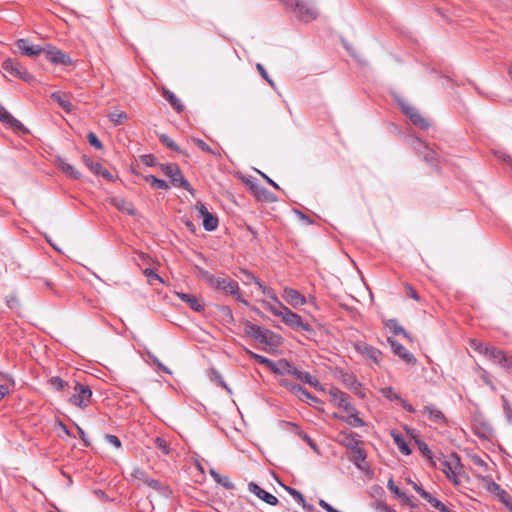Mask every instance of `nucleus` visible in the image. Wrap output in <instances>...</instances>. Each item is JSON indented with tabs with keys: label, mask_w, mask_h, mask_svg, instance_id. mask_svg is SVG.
<instances>
[{
	"label": "nucleus",
	"mask_w": 512,
	"mask_h": 512,
	"mask_svg": "<svg viewBox=\"0 0 512 512\" xmlns=\"http://www.w3.org/2000/svg\"><path fill=\"white\" fill-rule=\"evenodd\" d=\"M471 346L480 354H483L489 360L497 363L500 366H502L508 357L503 350L488 344L477 342L476 340L471 341Z\"/></svg>",
	"instance_id": "obj_6"
},
{
	"label": "nucleus",
	"mask_w": 512,
	"mask_h": 512,
	"mask_svg": "<svg viewBox=\"0 0 512 512\" xmlns=\"http://www.w3.org/2000/svg\"><path fill=\"white\" fill-rule=\"evenodd\" d=\"M391 328L393 329V332L397 335L401 334L403 335L405 338L407 339H410V336L409 334L406 332V330L397 323L396 320H391Z\"/></svg>",
	"instance_id": "obj_54"
},
{
	"label": "nucleus",
	"mask_w": 512,
	"mask_h": 512,
	"mask_svg": "<svg viewBox=\"0 0 512 512\" xmlns=\"http://www.w3.org/2000/svg\"><path fill=\"white\" fill-rule=\"evenodd\" d=\"M210 474L211 476L213 477V479L220 485H222L224 488L226 489H234L235 488V485L230 481L229 477L228 476H222L220 475L219 473H217L216 471L214 470H211L210 471Z\"/></svg>",
	"instance_id": "obj_40"
},
{
	"label": "nucleus",
	"mask_w": 512,
	"mask_h": 512,
	"mask_svg": "<svg viewBox=\"0 0 512 512\" xmlns=\"http://www.w3.org/2000/svg\"><path fill=\"white\" fill-rule=\"evenodd\" d=\"M176 296L193 311H195V312H203L204 311V305L198 296H196L194 294L184 293V292H176Z\"/></svg>",
	"instance_id": "obj_19"
},
{
	"label": "nucleus",
	"mask_w": 512,
	"mask_h": 512,
	"mask_svg": "<svg viewBox=\"0 0 512 512\" xmlns=\"http://www.w3.org/2000/svg\"><path fill=\"white\" fill-rule=\"evenodd\" d=\"M145 484L156 491H161L163 488L162 483L159 480L153 478H148Z\"/></svg>",
	"instance_id": "obj_59"
},
{
	"label": "nucleus",
	"mask_w": 512,
	"mask_h": 512,
	"mask_svg": "<svg viewBox=\"0 0 512 512\" xmlns=\"http://www.w3.org/2000/svg\"><path fill=\"white\" fill-rule=\"evenodd\" d=\"M108 117L114 125H121L128 119V115L126 112L118 110L109 113Z\"/></svg>",
	"instance_id": "obj_41"
},
{
	"label": "nucleus",
	"mask_w": 512,
	"mask_h": 512,
	"mask_svg": "<svg viewBox=\"0 0 512 512\" xmlns=\"http://www.w3.org/2000/svg\"><path fill=\"white\" fill-rule=\"evenodd\" d=\"M283 384L289 389L291 393L297 396L301 401L304 402H314L318 403L319 399L316 396H313L310 392H308L305 388L298 384L287 383L286 381Z\"/></svg>",
	"instance_id": "obj_17"
},
{
	"label": "nucleus",
	"mask_w": 512,
	"mask_h": 512,
	"mask_svg": "<svg viewBox=\"0 0 512 512\" xmlns=\"http://www.w3.org/2000/svg\"><path fill=\"white\" fill-rule=\"evenodd\" d=\"M340 436H342L341 443L348 449L352 450L359 447L360 441L356 438V435L354 433L341 432Z\"/></svg>",
	"instance_id": "obj_32"
},
{
	"label": "nucleus",
	"mask_w": 512,
	"mask_h": 512,
	"mask_svg": "<svg viewBox=\"0 0 512 512\" xmlns=\"http://www.w3.org/2000/svg\"><path fill=\"white\" fill-rule=\"evenodd\" d=\"M287 490V492L299 503L302 505V507L307 510V511H312L313 510V506L310 505V504H307L303 495L297 491L296 489L294 488H291V487H286L285 488Z\"/></svg>",
	"instance_id": "obj_39"
},
{
	"label": "nucleus",
	"mask_w": 512,
	"mask_h": 512,
	"mask_svg": "<svg viewBox=\"0 0 512 512\" xmlns=\"http://www.w3.org/2000/svg\"><path fill=\"white\" fill-rule=\"evenodd\" d=\"M87 140H88L89 144L91 146H93L94 148L102 149L103 145H102L101 141L97 138V136L93 132L88 133Z\"/></svg>",
	"instance_id": "obj_57"
},
{
	"label": "nucleus",
	"mask_w": 512,
	"mask_h": 512,
	"mask_svg": "<svg viewBox=\"0 0 512 512\" xmlns=\"http://www.w3.org/2000/svg\"><path fill=\"white\" fill-rule=\"evenodd\" d=\"M404 287H405L406 296H408L416 301H419L420 297H419L418 292L410 284L406 283Z\"/></svg>",
	"instance_id": "obj_58"
},
{
	"label": "nucleus",
	"mask_w": 512,
	"mask_h": 512,
	"mask_svg": "<svg viewBox=\"0 0 512 512\" xmlns=\"http://www.w3.org/2000/svg\"><path fill=\"white\" fill-rule=\"evenodd\" d=\"M295 366L290 364L287 360H280L277 364L274 363V368H271V370L277 374H289L293 375L295 372Z\"/></svg>",
	"instance_id": "obj_30"
},
{
	"label": "nucleus",
	"mask_w": 512,
	"mask_h": 512,
	"mask_svg": "<svg viewBox=\"0 0 512 512\" xmlns=\"http://www.w3.org/2000/svg\"><path fill=\"white\" fill-rule=\"evenodd\" d=\"M355 348L359 353L365 355L367 358L371 359L376 364H379L380 361L382 360V352L379 349L365 342L356 343Z\"/></svg>",
	"instance_id": "obj_16"
},
{
	"label": "nucleus",
	"mask_w": 512,
	"mask_h": 512,
	"mask_svg": "<svg viewBox=\"0 0 512 512\" xmlns=\"http://www.w3.org/2000/svg\"><path fill=\"white\" fill-rule=\"evenodd\" d=\"M438 461L440 462L441 470L446 477L455 485H459L460 481L458 480V475L460 474L462 465L458 454L453 452L447 456L441 455V457L438 458Z\"/></svg>",
	"instance_id": "obj_5"
},
{
	"label": "nucleus",
	"mask_w": 512,
	"mask_h": 512,
	"mask_svg": "<svg viewBox=\"0 0 512 512\" xmlns=\"http://www.w3.org/2000/svg\"><path fill=\"white\" fill-rule=\"evenodd\" d=\"M144 274L147 276L150 284H154V281L162 282L161 277L151 268H146Z\"/></svg>",
	"instance_id": "obj_55"
},
{
	"label": "nucleus",
	"mask_w": 512,
	"mask_h": 512,
	"mask_svg": "<svg viewBox=\"0 0 512 512\" xmlns=\"http://www.w3.org/2000/svg\"><path fill=\"white\" fill-rule=\"evenodd\" d=\"M5 301H6V304L8 305V307L11 309L16 308L19 304L17 297L14 295L6 296Z\"/></svg>",
	"instance_id": "obj_63"
},
{
	"label": "nucleus",
	"mask_w": 512,
	"mask_h": 512,
	"mask_svg": "<svg viewBox=\"0 0 512 512\" xmlns=\"http://www.w3.org/2000/svg\"><path fill=\"white\" fill-rule=\"evenodd\" d=\"M251 356L255 359V361L259 364H264L266 365L267 367H269L270 369L271 368H274V362L271 361L270 359L262 356V355H259V354H256V353H253V352H250Z\"/></svg>",
	"instance_id": "obj_51"
},
{
	"label": "nucleus",
	"mask_w": 512,
	"mask_h": 512,
	"mask_svg": "<svg viewBox=\"0 0 512 512\" xmlns=\"http://www.w3.org/2000/svg\"><path fill=\"white\" fill-rule=\"evenodd\" d=\"M479 370H480V377L483 380V382L487 386H489L493 391H495L496 387L491 380L490 374L483 368H479Z\"/></svg>",
	"instance_id": "obj_53"
},
{
	"label": "nucleus",
	"mask_w": 512,
	"mask_h": 512,
	"mask_svg": "<svg viewBox=\"0 0 512 512\" xmlns=\"http://www.w3.org/2000/svg\"><path fill=\"white\" fill-rule=\"evenodd\" d=\"M1 122L5 125H8L10 128H12L14 131H19L24 134L29 133V130L18 120L16 119L12 114L9 112L4 115Z\"/></svg>",
	"instance_id": "obj_26"
},
{
	"label": "nucleus",
	"mask_w": 512,
	"mask_h": 512,
	"mask_svg": "<svg viewBox=\"0 0 512 512\" xmlns=\"http://www.w3.org/2000/svg\"><path fill=\"white\" fill-rule=\"evenodd\" d=\"M349 415L347 417H340L342 420H344L347 424L354 426V427H363L365 425V422L363 419L358 417L357 410L354 408V410H350V412H347Z\"/></svg>",
	"instance_id": "obj_36"
},
{
	"label": "nucleus",
	"mask_w": 512,
	"mask_h": 512,
	"mask_svg": "<svg viewBox=\"0 0 512 512\" xmlns=\"http://www.w3.org/2000/svg\"><path fill=\"white\" fill-rule=\"evenodd\" d=\"M202 276L206 283L217 289L225 292L226 294H230L235 296L236 300L240 303H243L244 305H248L247 300H245L239 293V284L235 280L231 278H222V277H215L211 273L207 271H202Z\"/></svg>",
	"instance_id": "obj_2"
},
{
	"label": "nucleus",
	"mask_w": 512,
	"mask_h": 512,
	"mask_svg": "<svg viewBox=\"0 0 512 512\" xmlns=\"http://www.w3.org/2000/svg\"><path fill=\"white\" fill-rule=\"evenodd\" d=\"M86 167L95 175L101 176L108 181H113V175L100 163L87 156L82 157Z\"/></svg>",
	"instance_id": "obj_15"
},
{
	"label": "nucleus",
	"mask_w": 512,
	"mask_h": 512,
	"mask_svg": "<svg viewBox=\"0 0 512 512\" xmlns=\"http://www.w3.org/2000/svg\"><path fill=\"white\" fill-rule=\"evenodd\" d=\"M391 436L395 442V444L397 445L398 449L405 455H410L411 454V449L409 448L408 444L406 443V441L404 440L403 436L396 432V431H391Z\"/></svg>",
	"instance_id": "obj_34"
},
{
	"label": "nucleus",
	"mask_w": 512,
	"mask_h": 512,
	"mask_svg": "<svg viewBox=\"0 0 512 512\" xmlns=\"http://www.w3.org/2000/svg\"><path fill=\"white\" fill-rule=\"evenodd\" d=\"M293 376L296 377L301 382L309 384L314 388H318L320 386L319 381L315 377H313L309 372L301 371L298 368H295Z\"/></svg>",
	"instance_id": "obj_27"
},
{
	"label": "nucleus",
	"mask_w": 512,
	"mask_h": 512,
	"mask_svg": "<svg viewBox=\"0 0 512 512\" xmlns=\"http://www.w3.org/2000/svg\"><path fill=\"white\" fill-rule=\"evenodd\" d=\"M263 307L269 310L273 315L280 317L282 321L294 330H302L306 332H312L313 329L310 324L303 322L300 315L291 311L284 304L279 306L271 305V302L262 301Z\"/></svg>",
	"instance_id": "obj_1"
},
{
	"label": "nucleus",
	"mask_w": 512,
	"mask_h": 512,
	"mask_svg": "<svg viewBox=\"0 0 512 512\" xmlns=\"http://www.w3.org/2000/svg\"><path fill=\"white\" fill-rule=\"evenodd\" d=\"M331 401L334 405L344 409L346 412L354 410V406L348 401V395L336 387H331L328 391Z\"/></svg>",
	"instance_id": "obj_12"
},
{
	"label": "nucleus",
	"mask_w": 512,
	"mask_h": 512,
	"mask_svg": "<svg viewBox=\"0 0 512 512\" xmlns=\"http://www.w3.org/2000/svg\"><path fill=\"white\" fill-rule=\"evenodd\" d=\"M160 142L165 145L167 148L176 151L178 153H183L180 147L166 134H161L159 136Z\"/></svg>",
	"instance_id": "obj_44"
},
{
	"label": "nucleus",
	"mask_w": 512,
	"mask_h": 512,
	"mask_svg": "<svg viewBox=\"0 0 512 512\" xmlns=\"http://www.w3.org/2000/svg\"><path fill=\"white\" fill-rule=\"evenodd\" d=\"M256 68L258 70V72L260 73V75L271 85V86H274V82L273 80L269 77L267 71L265 70L264 66L260 63H258L256 65Z\"/></svg>",
	"instance_id": "obj_61"
},
{
	"label": "nucleus",
	"mask_w": 512,
	"mask_h": 512,
	"mask_svg": "<svg viewBox=\"0 0 512 512\" xmlns=\"http://www.w3.org/2000/svg\"><path fill=\"white\" fill-rule=\"evenodd\" d=\"M110 204L114 206L116 209L123 213H127L128 215H134L135 209L131 202L126 200L123 197L115 196L110 198Z\"/></svg>",
	"instance_id": "obj_24"
},
{
	"label": "nucleus",
	"mask_w": 512,
	"mask_h": 512,
	"mask_svg": "<svg viewBox=\"0 0 512 512\" xmlns=\"http://www.w3.org/2000/svg\"><path fill=\"white\" fill-rule=\"evenodd\" d=\"M387 342L389 343L393 353L401 358L405 363L414 365L417 360L414 355L407 351V349L401 345L397 340L392 337H388Z\"/></svg>",
	"instance_id": "obj_13"
},
{
	"label": "nucleus",
	"mask_w": 512,
	"mask_h": 512,
	"mask_svg": "<svg viewBox=\"0 0 512 512\" xmlns=\"http://www.w3.org/2000/svg\"><path fill=\"white\" fill-rule=\"evenodd\" d=\"M48 384L57 391H62L68 384L59 376H53L48 380Z\"/></svg>",
	"instance_id": "obj_46"
},
{
	"label": "nucleus",
	"mask_w": 512,
	"mask_h": 512,
	"mask_svg": "<svg viewBox=\"0 0 512 512\" xmlns=\"http://www.w3.org/2000/svg\"><path fill=\"white\" fill-rule=\"evenodd\" d=\"M487 489L490 492L496 493L499 497V500L505 504L510 511H512V497L504 489H502L499 484L491 480L488 483Z\"/></svg>",
	"instance_id": "obj_23"
},
{
	"label": "nucleus",
	"mask_w": 512,
	"mask_h": 512,
	"mask_svg": "<svg viewBox=\"0 0 512 512\" xmlns=\"http://www.w3.org/2000/svg\"><path fill=\"white\" fill-rule=\"evenodd\" d=\"M192 141L203 152L211 154V155H216L215 151L203 140H201L199 138H192Z\"/></svg>",
	"instance_id": "obj_50"
},
{
	"label": "nucleus",
	"mask_w": 512,
	"mask_h": 512,
	"mask_svg": "<svg viewBox=\"0 0 512 512\" xmlns=\"http://www.w3.org/2000/svg\"><path fill=\"white\" fill-rule=\"evenodd\" d=\"M250 188L254 192V194L258 200L267 201V202L275 200V197L272 195V193H270L264 187H261L257 184H251Z\"/></svg>",
	"instance_id": "obj_31"
},
{
	"label": "nucleus",
	"mask_w": 512,
	"mask_h": 512,
	"mask_svg": "<svg viewBox=\"0 0 512 512\" xmlns=\"http://www.w3.org/2000/svg\"><path fill=\"white\" fill-rule=\"evenodd\" d=\"M423 413L429 416V419L435 423H442L445 421V416L441 410L434 405H426L423 408Z\"/></svg>",
	"instance_id": "obj_28"
},
{
	"label": "nucleus",
	"mask_w": 512,
	"mask_h": 512,
	"mask_svg": "<svg viewBox=\"0 0 512 512\" xmlns=\"http://www.w3.org/2000/svg\"><path fill=\"white\" fill-rule=\"evenodd\" d=\"M144 180L151 185L154 189L167 190L169 189V184L165 180L158 179L154 175H147L144 177Z\"/></svg>",
	"instance_id": "obj_38"
},
{
	"label": "nucleus",
	"mask_w": 512,
	"mask_h": 512,
	"mask_svg": "<svg viewBox=\"0 0 512 512\" xmlns=\"http://www.w3.org/2000/svg\"><path fill=\"white\" fill-rule=\"evenodd\" d=\"M58 165L67 176L74 179H78L80 177V173L71 164L66 162L65 159L59 158Z\"/></svg>",
	"instance_id": "obj_35"
},
{
	"label": "nucleus",
	"mask_w": 512,
	"mask_h": 512,
	"mask_svg": "<svg viewBox=\"0 0 512 512\" xmlns=\"http://www.w3.org/2000/svg\"><path fill=\"white\" fill-rule=\"evenodd\" d=\"M221 315L225 318V320L229 323L234 322V316L231 308L229 306L223 305L219 308Z\"/></svg>",
	"instance_id": "obj_52"
},
{
	"label": "nucleus",
	"mask_w": 512,
	"mask_h": 512,
	"mask_svg": "<svg viewBox=\"0 0 512 512\" xmlns=\"http://www.w3.org/2000/svg\"><path fill=\"white\" fill-rule=\"evenodd\" d=\"M381 394L383 397L387 398L390 401H399L402 399L400 395L392 388L385 387L381 389Z\"/></svg>",
	"instance_id": "obj_47"
},
{
	"label": "nucleus",
	"mask_w": 512,
	"mask_h": 512,
	"mask_svg": "<svg viewBox=\"0 0 512 512\" xmlns=\"http://www.w3.org/2000/svg\"><path fill=\"white\" fill-rule=\"evenodd\" d=\"M415 144L417 145L415 148L422 154L424 161L431 166H437L439 161L438 154L430 149L421 139H416Z\"/></svg>",
	"instance_id": "obj_18"
},
{
	"label": "nucleus",
	"mask_w": 512,
	"mask_h": 512,
	"mask_svg": "<svg viewBox=\"0 0 512 512\" xmlns=\"http://www.w3.org/2000/svg\"><path fill=\"white\" fill-rule=\"evenodd\" d=\"M473 430L482 439H489L492 436V427L486 422H475Z\"/></svg>",
	"instance_id": "obj_29"
},
{
	"label": "nucleus",
	"mask_w": 512,
	"mask_h": 512,
	"mask_svg": "<svg viewBox=\"0 0 512 512\" xmlns=\"http://www.w3.org/2000/svg\"><path fill=\"white\" fill-rule=\"evenodd\" d=\"M162 172L170 178L171 184L185 190H190L189 182L184 178L179 166L175 163L161 164Z\"/></svg>",
	"instance_id": "obj_8"
},
{
	"label": "nucleus",
	"mask_w": 512,
	"mask_h": 512,
	"mask_svg": "<svg viewBox=\"0 0 512 512\" xmlns=\"http://www.w3.org/2000/svg\"><path fill=\"white\" fill-rule=\"evenodd\" d=\"M342 381L347 387H349L355 391H357V389L361 386V384L357 381L356 377L353 374H349V373L343 374Z\"/></svg>",
	"instance_id": "obj_43"
},
{
	"label": "nucleus",
	"mask_w": 512,
	"mask_h": 512,
	"mask_svg": "<svg viewBox=\"0 0 512 512\" xmlns=\"http://www.w3.org/2000/svg\"><path fill=\"white\" fill-rule=\"evenodd\" d=\"M282 297L294 308H298L299 306H302L306 303L305 297L299 291L293 288H284Z\"/></svg>",
	"instance_id": "obj_20"
},
{
	"label": "nucleus",
	"mask_w": 512,
	"mask_h": 512,
	"mask_svg": "<svg viewBox=\"0 0 512 512\" xmlns=\"http://www.w3.org/2000/svg\"><path fill=\"white\" fill-rule=\"evenodd\" d=\"M366 459V452L360 446L351 450L350 460L360 469H362L361 463Z\"/></svg>",
	"instance_id": "obj_37"
},
{
	"label": "nucleus",
	"mask_w": 512,
	"mask_h": 512,
	"mask_svg": "<svg viewBox=\"0 0 512 512\" xmlns=\"http://www.w3.org/2000/svg\"><path fill=\"white\" fill-rule=\"evenodd\" d=\"M398 104L403 114H405L415 126L424 130L429 128V122L419 113L415 107L405 103L402 100L398 101Z\"/></svg>",
	"instance_id": "obj_10"
},
{
	"label": "nucleus",
	"mask_w": 512,
	"mask_h": 512,
	"mask_svg": "<svg viewBox=\"0 0 512 512\" xmlns=\"http://www.w3.org/2000/svg\"><path fill=\"white\" fill-rule=\"evenodd\" d=\"M416 443L418 445V448H419V451L421 452V454L423 456H425L430 461V463L433 467H436V462L433 460L432 452L429 449L428 445L424 441H421V440H417Z\"/></svg>",
	"instance_id": "obj_42"
},
{
	"label": "nucleus",
	"mask_w": 512,
	"mask_h": 512,
	"mask_svg": "<svg viewBox=\"0 0 512 512\" xmlns=\"http://www.w3.org/2000/svg\"><path fill=\"white\" fill-rule=\"evenodd\" d=\"M509 374H512V356H508L506 361L501 366Z\"/></svg>",
	"instance_id": "obj_64"
},
{
	"label": "nucleus",
	"mask_w": 512,
	"mask_h": 512,
	"mask_svg": "<svg viewBox=\"0 0 512 512\" xmlns=\"http://www.w3.org/2000/svg\"><path fill=\"white\" fill-rule=\"evenodd\" d=\"M2 69L8 74L16 78H19L25 82L30 83L34 80V77L27 71V69L23 67L22 64L15 59L9 58L3 61Z\"/></svg>",
	"instance_id": "obj_9"
},
{
	"label": "nucleus",
	"mask_w": 512,
	"mask_h": 512,
	"mask_svg": "<svg viewBox=\"0 0 512 512\" xmlns=\"http://www.w3.org/2000/svg\"><path fill=\"white\" fill-rule=\"evenodd\" d=\"M195 208L199 213V217L203 220V227L206 231H214L218 227V218L209 212L205 204L197 202Z\"/></svg>",
	"instance_id": "obj_11"
},
{
	"label": "nucleus",
	"mask_w": 512,
	"mask_h": 512,
	"mask_svg": "<svg viewBox=\"0 0 512 512\" xmlns=\"http://www.w3.org/2000/svg\"><path fill=\"white\" fill-rule=\"evenodd\" d=\"M131 475H132L133 478L141 480L144 483L149 478L147 476L146 472L143 469L139 468V467L134 468L132 473H131Z\"/></svg>",
	"instance_id": "obj_56"
},
{
	"label": "nucleus",
	"mask_w": 512,
	"mask_h": 512,
	"mask_svg": "<svg viewBox=\"0 0 512 512\" xmlns=\"http://www.w3.org/2000/svg\"><path fill=\"white\" fill-rule=\"evenodd\" d=\"M259 289L273 301L271 305L279 306V304H283L282 302L279 301L273 289L265 286L264 284H262V287H260Z\"/></svg>",
	"instance_id": "obj_49"
},
{
	"label": "nucleus",
	"mask_w": 512,
	"mask_h": 512,
	"mask_svg": "<svg viewBox=\"0 0 512 512\" xmlns=\"http://www.w3.org/2000/svg\"><path fill=\"white\" fill-rule=\"evenodd\" d=\"M51 98L57 102L66 112H70L72 110L73 105L65 94L61 92H54L51 94Z\"/></svg>",
	"instance_id": "obj_33"
},
{
	"label": "nucleus",
	"mask_w": 512,
	"mask_h": 512,
	"mask_svg": "<svg viewBox=\"0 0 512 512\" xmlns=\"http://www.w3.org/2000/svg\"><path fill=\"white\" fill-rule=\"evenodd\" d=\"M248 490L269 505L275 506L279 502L278 498L276 496L265 491L264 489H262L260 486H258L254 482H250L248 484Z\"/></svg>",
	"instance_id": "obj_21"
},
{
	"label": "nucleus",
	"mask_w": 512,
	"mask_h": 512,
	"mask_svg": "<svg viewBox=\"0 0 512 512\" xmlns=\"http://www.w3.org/2000/svg\"><path fill=\"white\" fill-rule=\"evenodd\" d=\"M46 54V58L52 62L53 64H61L64 66H69L72 64V59L65 53H63L61 50L55 48V47H47L44 48V51Z\"/></svg>",
	"instance_id": "obj_14"
},
{
	"label": "nucleus",
	"mask_w": 512,
	"mask_h": 512,
	"mask_svg": "<svg viewBox=\"0 0 512 512\" xmlns=\"http://www.w3.org/2000/svg\"><path fill=\"white\" fill-rule=\"evenodd\" d=\"M283 2L300 21L310 22L318 16L312 0H283Z\"/></svg>",
	"instance_id": "obj_4"
},
{
	"label": "nucleus",
	"mask_w": 512,
	"mask_h": 512,
	"mask_svg": "<svg viewBox=\"0 0 512 512\" xmlns=\"http://www.w3.org/2000/svg\"><path fill=\"white\" fill-rule=\"evenodd\" d=\"M15 45L23 55H26L29 57L37 56L44 51V48H42L40 46L30 45V43L27 39H18L15 42Z\"/></svg>",
	"instance_id": "obj_22"
},
{
	"label": "nucleus",
	"mask_w": 512,
	"mask_h": 512,
	"mask_svg": "<svg viewBox=\"0 0 512 512\" xmlns=\"http://www.w3.org/2000/svg\"><path fill=\"white\" fill-rule=\"evenodd\" d=\"M244 334L256 342L269 346L279 344L280 337L269 329L252 323L249 320H243Z\"/></svg>",
	"instance_id": "obj_3"
},
{
	"label": "nucleus",
	"mask_w": 512,
	"mask_h": 512,
	"mask_svg": "<svg viewBox=\"0 0 512 512\" xmlns=\"http://www.w3.org/2000/svg\"><path fill=\"white\" fill-rule=\"evenodd\" d=\"M243 273L245 274L247 283L253 282L258 286V288L262 287L263 283L260 281L259 278L254 276L251 272L244 270Z\"/></svg>",
	"instance_id": "obj_62"
},
{
	"label": "nucleus",
	"mask_w": 512,
	"mask_h": 512,
	"mask_svg": "<svg viewBox=\"0 0 512 512\" xmlns=\"http://www.w3.org/2000/svg\"><path fill=\"white\" fill-rule=\"evenodd\" d=\"M211 380L223 387L228 393H232L230 387L223 380L222 375L216 369H211Z\"/></svg>",
	"instance_id": "obj_45"
},
{
	"label": "nucleus",
	"mask_w": 512,
	"mask_h": 512,
	"mask_svg": "<svg viewBox=\"0 0 512 512\" xmlns=\"http://www.w3.org/2000/svg\"><path fill=\"white\" fill-rule=\"evenodd\" d=\"M73 389L74 393L69 398V402L82 409L88 407L92 398V390L90 387L76 382Z\"/></svg>",
	"instance_id": "obj_7"
},
{
	"label": "nucleus",
	"mask_w": 512,
	"mask_h": 512,
	"mask_svg": "<svg viewBox=\"0 0 512 512\" xmlns=\"http://www.w3.org/2000/svg\"><path fill=\"white\" fill-rule=\"evenodd\" d=\"M154 446H155V448L160 450L164 455H167L170 452L169 445L164 438L156 437L154 439Z\"/></svg>",
	"instance_id": "obj_48"
},
{
	"label": "nucleus",
	"mask_w": 512,
	"mask_h": 512,
	"mask_svg": "<svg viewBox=\"0 0 512 512\" xmlns=\"http://www.w3.org/2000/svg\"><path fill=\"white\" fill-rule=\"evenodd\" d=\"M162 96L176 112L180 113L184 110V105L181 100L170 90L164 88L162 90Z\"/></svg>",
	"instance_id": "obj_25"
},
{
	"label": "nucleus",
	"mask_w": 512,
	"mask_h": 512,
	"mask_svg": "<svg viewBox=\"0 0 512 512\" xmlns=\"http://www.w3.org/2000/svg\"><path fill=\"white\" fill-rule=\"evenodd\" d=\"M105 440H106L109 444L113 445V446H114L115 448H117V449L121 447V441H120V439H119L117 436H115V435H112V434H106V435H105Z\"/></svg>",
	"instance_id": "obj_60"
}]
</instances>
